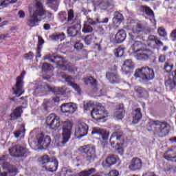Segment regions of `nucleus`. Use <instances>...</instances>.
Here are the masks:
<instances>
[{
    "label": "nucleus",
    "mask_w": 176,
    "mask_h": 176,
    "mask_svg": "<svg viewBox=\"0 0 176 176\" xmlns=\"http://www.w3.org/2000/svg\"><path fill=\"white\" fill-rule=\"evenodd\" d=\"M113 19H116L117 21L122 22L124 20L123 14L120 12L117 11L114 13V16L113 17Z\"/></svg>",
    "instance_id": "nucleus-52"
},
{
    "label": "nucleus",
    "mask_w": 176,
    "mask_h": 176,
    "mask_svg": "<svg viewBox=\"0 0 176 176\" xmlns=\"http://www.w3.org/2000/svg\"><path fill=\"white\" fill-rule=\"evenodd\" d=\"M38 145L41 148L43 149H47V148L50 147L51 142H52V139L50 136L49 135H45L43 133H41L38 135Z\"/></svg>",
    "instance_id": "nucleus-13"
},
{
    "label": "nucleus",
    "mask_w": 176,
    "mask_h": 176,
    "mask_svg": "<svg viewBox=\"0 0 176 176\" xmlns=\"http://www.w3.org/2000/svg\"><path fill=\"white\" fill-rule=\"evenodd\" d=\"M72 124L69 122H65L63 125L61 145H65L71 139Z\"/></svg>",
    "instance_id": "nucleus-8"
},
{
    "label": "nucleus",
    "mask_w": 176,
    "mask_h": 176,
    "mask_svg": "<svg viewBox=\"0 0 176 176\" xmlns=\"http://www.w3.org/2000/svg\"><path fill=\"white\" fill-rule=\"evenodd\" d=\"M3 170H7L9 175L14 176L18 174V168L16 166L12 165L8 162H4L2 165Z\"/></svg>",
    "instance_id": "nucleus-24"
},
{
    "label": "nucleus",
    "mask_w": 176,
    "mask_h": 176,
    "mask_svg": "<svg viewBox=\"0 0 176 176\" xmlns=\"http://www.w3.org/2000/svg\"><path fill=\"white\" fill-rule=\"evenodd\" d=\"M45 124L52 130H57L60 126V118L56 113H50L46 118Z\"/></svg>",
    "instance_id": "nucleus-7"
},
{
    "label": "nucleus",
    "mask_w": 176,
    "mask_h": 176,
    "mask_svg": "<svg viewBox=\"0 0 176 176\" xmlns=\"http://www.w3.org/2000/svg\"><path fill=\"white\" fill-rule=\"evenodd\" d=\"M165 85L170 90L176 88V69L169 74L168 79L165 80Z\"/></svg>",
    "instance_id": "nucleus-17"
},
{
    "label": "nucleus",
    "mask_w": 176,
    "mask_h": 176,
    "mask_svg": "<svg viewBox=\"0 0 176 176\" xmlns=\"http://www.w3.org/2000/svg\"><path fill=\"white\" fill-rule=\"evenodd\" d=\"M92 80V82H91ZM83 81L85 85H89V82H90L91 85L94 86V87H96L97 86V80L94 78L92 76H90L89 78H84Z\"/></svg>",
    "instance_id": "nucleus-43"
},
{
    "label": "nucleus",
    "mask_w": 176,
    "mask_h": 176,
    "mask_svg": "<svg viewBox=\"0 0 176 176\" xmlns=\"http://www.w3.org/2000/svg\"><path fill=\"white\" fill-rule=\"evenodd\" d=\"M135 77L139 78L142 82H148L155 78V72L152 68L143 67L136 69Z\"/></svg>",
    "instance_id": "nucleus-2"
},
{
    "label": "nucleus",
    "mask_w": 176,
    "mask_h": 176,
    "mask_svg": "<svg viewBox=\"0 0 176 176\" xmlns=\"http://www.w3.org/2000/svg\"><path fill=\"white\" fill-rule=\"evenodd\" d=\"M70 86L78 92V94H81L82 89L80 87V85H78V84H76V82H70Z\"/></svg>",
    "instance_id": "nucleus-53"
},
{
    "label": "nucleus",
    "mask_w": 176,
    "mask_h": 176,
    "mask_svg": "<svg viewBox=\"0 0 176 176\" xmlns=\"http://www.w3.org/2000/svg\"><path fill=\"white\" fill-rule=\"evenodd\" d=\"M157 34H159L160 37H161V38H166L168 36V33L164 27L158 28Z\"/></svg>",
    "instance_id": "nucleus-47"
},
{
    "label": "nucleus",
    "mask_w": 176,
    "mask_h": 176,
    "mask_svg": "<svg viewBox=\"0 0 176 176\" xmlns=\"http://www.w3.org/2000/svg\"><path fill=\"white\" fill-rule=\"evenodd\" d=\"M170 38H172L173 41H176V29L172 30V32H170Z\"/></svg>",
    "instance_id": "nucleus-63"
},
{
    "label": "nucleus",
    "mask_w": 176,
    "mask_h": 176,
    "mask_svg": "<svg viewBox=\"0 0 176 176\" xmlns=\"http://www.w3.org/2000/svg\"><path fill=\"white\" fill-rule=\"evenodd\" d=\"M10 156L14 157H24L29 154L28 148L20 145L14 146L8 149Z\"/></svg>",
    "instance_id": "nucleus-6"
},
{
    "label": "nucleus",
    "mask_w": 176,
    "mask_h": 176,
    "mask_svg": "<svg viewBox=\"0 0 176 176\" xmlns=\"http://www.w3.org/2000/svg\"><path fill=\"white\" fill-rule=\"evenodd\" d=\"M135 68V65L131 59H127L124 62L122 67V70L125 74H129Z\"/></svg>",
    "instance_id": "nucleus-23"
},
{
    "label": "nucleus",
    "mask_w": 176,
    "mask_h": 176,
    "mask_svg": "<svg viewBox=\"0 0 176 176\" xmlns=\"http://www.w3.org/2000/svg\"><path fill=\"white\" fill-rule=\"evenodd\" d=\"M89 132V126L86 123L80 122L78 124V127L76 130L75 135H78V138L80 139L82 137L87 135Z\"/></svg>",
    "instance_id": "nucleus-14"
},
{
    "label": "nucleus",
    "mask_w": 176,
    "mask_h": 176,
    "mask_svg": "<svg viewBox=\"0 0 176 176\" xmlns=\"http://www.w3.org/2000/svg\"><path fill=\"white\" fill-rule=\"evenodd\" d=\"M98 134V135H101L103 141H107L109 139V133L106 130L100 128H94L91 131V135Z\"/></svg>",
    "instance_id": "nucleus-28"
},
{
    "label": "nucleus",
    "mask_w": 176,
    "mask_h": 176,
    "mask_svg": "<svg viewBox=\"0 0 176 176\" xmlns=\"http://www.w3.org/2000/svg\"><path fill=\"white\" fill-rule=\"evenodd\" d=\"M96 24V21H92L91 19H89L88 22L85 23L84 24L82 32L84 34H90L93 31V28L91 26V25H94Z\"/></svg>",
    "instance_id": "nucleus-34"
},
{
    "label": "nucleus",
    "mask_w": 176,
    "mask_h": 176,
    "mask_svg": "<svg viewBox=\"0 0 176 176\" xmlns=\"http://www.w3.org/2000/svg\"><path fill=\"white\" fill-rule=\"evenodd\" d=\"M72 171L68 170L67 168H63L60 173V176H67L66 174H71Z\"/></svg>",
    "instance_id": "nucleus-57"
},
{
    "label": "nucleus",
    "mask_w": 176,
    "mask_h": 176,
    "mask_svg": "<svg viewBox=\"0 0 176 176\" xmlns=\"http://www.w3.org/2000/svg\"><path fill=\"white\" fill-rule=\"evenodd\" d=\"M44 43H45V41L42 38V36H38V41L37 42L38 47H43V44Z\"/></svg>",
    "instance_id": "nucleus-61"
},
{
    "label": "nucleus",
    "mask_w": 176,
    "mask_h": 176,
    "mask_svg": "<svg viewBox=\"0 0 176 176\" xmlns=\"http://www.w3.org/2000/svg\"><path fill=\"white\" fill-rule=\"evenodd\" d=\"M130 25L133 34H138L145 30V26L140 21L131 23Z\"/></svg>",
    "instance_id": "nucleus-22"
},
{
    "label": "nucleus",
    "mask_w": 176,
    "mask_h": 176,
    "mask_svg": "<svg viewBox=\"0 0 176 176\" xmlns=\"http://www.w3.org/2000/svg\"><path fill=\"white\" fill-rule=\"evenodd\" d=\"M58 166V162L57 159L53 157H51V160L48 162V164H47V166L45 168V170L50 173H54L57 171Z\"/></svg>",
    "instance_id": "nucleus-20"
},
{
    "label": "nucleus",
    "mask_w": 176,
    "mask_h": 176,
    "mask_svg": "<svg viewBox=\"0 0 176 176\" xmlns=\"http://www.w3.org/2000/svg\"><path fill=\"white\" fill-rule=\"evenodd\" d=\"M119 160L120 158L118 156L116 155H110L106 157L104 161H103L102 166L104 168H110L111 166L116 164Z\"/></svg>",
    "instance_id": "nucleus-15"
},
{
    "label": "nucleus",
    "mask_w": 176,
    "mask_h": 176,
    "mask_svg": "<svg viewBox=\"0 0 176 176\" xmlns=\"http://www.w3.org/2000/svg\"><path fill=\"white\" fill-rule=\"evenodd\" d=\"M142 176H157L153 172H146Z\"/></svg>",
    "instance_id": "nucleus-64"
},
{
    "label": "nucleus",
    "mask_w": 176,
    "mask_h": 176,
    "mask_svg": "<svg viewBox=\"0 0 176 176\" xmlns=\"http://www.w3.org/2000/svg\"><path fill=\"white\" fill-rule=\"evenodd\" d=\"M153 124L158 126L160 137H166L169 133V124L166 122L154 121Z\"/></svg>",
    "instance_id": "nucleus-10"
},
{
    "label": "nucleus",
    "mask_w": 176,
    "mask_h": 176,
    "mask_svg": "<svg viewBox=\"0 0 176 176\" xmlns=\"http://www.w3.org/2000/svg\"><path fill=\"white\" fill-rule=\"evenodd\" d=\"M173 65H170L168 63H166L164 69L166 71V73H170L173 69Z\"/></svg>",
    "instance_id": "nucleus-56"
},
{
    "label": "nucleus",
    "mask_w": 176,
    "mask_h": 176,
    "mask_svg": "<svg viewBox=\"0 0 176 176\" xmlns=\"http://www.w3.org/2000/svg\"><path fill=\"white\" fill-rule=\"evenodd\" d=\"M143 44L141 41H135V43H133L132 48L134 51V52L137 53L138 52H141L144 48H142Z\"/></svg>",
    "instance_id": "nucleus-39"
},
{
    "label": "nucleus",
    "mask_w": 176,
    "mask_h": 176,
    "mask_svg": "<svg viewBox=\"0 0 176 176\" xmlns=\"http://www.w3.org/2000/svg\"><path fill=\"white\" fill-rule=\"evenodd\" d=\"M45 59H47L51 63H56L58 67H60V68L63 71L68 70L69 72H74V71L76 69L75 65H72L71 63H69L67 64V65H65L67 61L65 60L64 58L63 57L58 56H46Z\"/></svg>",
    "instance_id": "nucleus-1"
},
{
    "label": "nucleus",
    "mask_w": 176,
    "mask_h": 176,
    "mask_svg": "<svg viewBox=\"0 0 176 176\" xmlns=\"http://www.w3.org/2000/svg\"><path fill=\"white\" fill-rule=\"evenodd\" d=\"M108 112L105 110V107L100 105L94 108L91 112V117L96 121L105 118Z\"/></svg>",
    "instance_id": "nucleus-9"
},
{
    "label": "nucleus",
    "mask_w": 176,
    "mask_h": 176,
    "mask_svg": "<svg viewBox=\"0 0 176 176\" xmlns=\"http://www.w3.org/2000/svg\"><path fill=\"white\" fill-rule=\"evenodd\" d=\"M124 50H125V48L122 46H119L118 48H116V50H114L113 51L115 56L116 58H120L123 56Z\"/></svg>",
    "instance_id": "nucleus-41"
},
{
    "label": "nucleus",
    "mask_w": 176,
    "mask_h": 176,
    "mask_svg": "<svg viewBox=\"0 0 176 176\" xmlns=\"http://www.w3.org/2000/svg\"><path fill=\"white\" fill-rule=\"evenodd\" d=\"M51 160L52 157H50L48 155H45L43 156H41L40 159H38V162H40V164L42 166L43 168H45V167L47 166V164H49Z\"/></svg>",
    "instance_id": "nucleus-37"
},
{
    "label": "nucleus",
    "mask_w": 176,
    "mask_h": 176,
    "mask_svg": "<svg viewBox=\"0 0 176 176\" xmlns=\"http://www.w3.org/2000/svg\"><path fill=\"white\" fill-rule=\"evenodd\" d=\"M34 8L36 10L33 12L34 14H37V16H44L45 8L41 0H36V3H34Z\"/></svg>",
    "instance_id": "nucleus-21"
},
{
    "label": "nucleus",
    "mask_w": 176,
    "mask_h": 176,
    "mask_svg": "<svg viewBox=\"0 0 176 176\" xmlns=\"http://www.w3.org/2000/svg\"><path fill=\"white\" fill-rule=\"evenodd\" d=\"M21 113H23V107H19L13 110L10 116L12 120H15L21 118Z\"/></svg>",
    "instance_id": "nucleus-32"
},
{
    "label": "nucleus",
    "mask_w": 176,
    "mask_h": 176,
    "mask_svg": "<svg viewBox=\"0 0 176 176\" xmlns=\"http://www.w3.org/2000/svg\"><path fill=\"white\" fill-rule=\"evenodd\" d=\"M38 16L39 15H37L36 14L33 12L32 15H30L28 20V25L31 28L38 26L39 25L38 23L40 21L38 18Z\"/></svg>",
    "instance_id": "nucleus-29"
},
{
    "label": "nucleus",
    "mask_w": 176,
    "mask_h": 176,
    "mask_svg": "<svg viewBox=\"0 0 176 176\" xmlns=\"http://www.w3.org/2000/svg\"><path fill=\"white\" fill-rule=\"evenodd\" d=\"M139 12L143 14H145L146 16L149 17H155V12L153 10L148 6L147 5H141L139 6Z\"/></svg>",
    "instance_id": "nucleus-26"
},
{
    "label": "nucleus",
    "mask_w": 176,
    "mask_h": 176,
    "mask_svg": "<svg viewBox=\"0 0 176 176\" xmlns=\"http://www.w3.org/2000/svg\"><path fill=\"white\" fill-rule=\"evenodd\" d=\"M142 168V160L138 157H134L132 159L129 168L131 171H138Z\"/></svg>",
    "instance_id": "nucleus-18"
},
{
    "label": "nucleus",
    "mask_w": 176,
    "mask_h": 176,
    "mask_svg": "<svg viewBox=\"0 0 176 176\" xmlns=\"http://www.w3.org/2000/svg\"><path fill=\"white\" fill-rule=\"evenodd\" d=\"M21 130H17L14 132V135L15 138L19 139L22 133H25V129L24 125H21Z\"/></svg>",
    "instance_id": "nucleus-50"
},
{
    "label": "nucleus",
    "mask_w": 176,
    "mask_h": 176,
    "mask_svg": "<svg viewBox=\"0 0 176 176\" xmlns=\"http://www.w3.org/2000/svg\"><path fill=\"white\" fill-rule=\"evenodd\" d=\"M57 36H58V41H60V42L64 41L65 38V34L63 32L60 34H58Z\"/></svg>",
    "instance_id": "nucleus-62"
},
{
    "label": "nucleus",
    "mask_w": 176,
    "mask_h": 176,
    "mask_svg": "<svg viewBox=\"0 0 176 176\" xmlns=\"http://www.w3.org/2000/svg\"><path fill=\"white\" fill-rule=\"evenodd\" d=\"M47 5L54 12H57L58 3V0H47Z\"/></svg>",
    "instance_id": "nucleus-38"
},
{
    "label": "nucleus",
    "mask_w": 176,
    "mask_h": 176,
    "mask_svg": "<svg viewBox=\"0 0 176 176\" xmlns=\"http://www.w3.org/2000/svg\"><path fill=\"white\" fill-rule=\"evenodd\" d=\"M96 38L95 37V36L94 34L87 35L85 38V43L87 45H90L91 44L94 43V40H96Z\"/></svg>",
    "instance_id": "nucleus-44"
},
{
    "label": "nucleus",
    "mask_w": 176,
    "mask_h": 176,
    "mask_svg": "<svg viewBox=\"0 0 176 176\" xmlns=\"http://www.w3.org/2000/svg\"><path fill=\"white\" fill-rule=\"evenodd\" d=\"M133 123L138 124L142 118L141 108H137L132 112Z\"/></svg>",
    "instance_id": "nucleus-31"
},
{
    "label": "nucleus",
    "mask_w": 176,
    "mask_h": 176,
    "mask_svg": "<svg viewBox=\"0 0 176 176\" xmlns=\"http://www.w3.org/2000/svg\"><path fill=\"white\" fill-rule=\"evenodd\" d=\"M126 38V32L124 30H119L115 35V42L118 44L123 43Z\"/></svg>",
    "instance_id": "nucleus-27"
},
{
    "label": "nucleus",
    "mask_w": 176,
    "mask_h": 176,
    "mask_svg": "<svg viewBox=\"0 0 176 176\" xmlns=\"http://www.w3.org/2000/svg\"><path fill=\"white\" fill-rule=\"evenodd\" d=\"M96 171V168H91L88 170H83L79 173V176H91L92 174L95 173Z\"/></svg>",
    "instance_id": "nucleus-45"
},
{
    "label": "nucleus",
    "mask_w": 176,
    "mask_h": 176,
    "mask_svg": "<svg viewBox=\"0 0 176 176\" xmlns=\"http://www.w3.org/2000/svg\"><path fill=\"white\" fill-rule=\"evenodd\" d=\"M37 89H40L41 92H53L56 95H65L66 94V89L65 87H54L52 88L46 82H41L40 85H38V88Z\"/></svg>",
    "instance_id": "nucleus-5"
},
{
    "label": "nucleus",
    "mask_w": 176,
    "mask_h": 176,
    "mask_svg": "<svg viewBox=\"0 0 176 176\" xmlns=\"http://www.w3.org/2000/svg\"><path fill=\"white\" fill-rule=\"evenodd\" d=\"M122 21L112 19V24H109L106 27V30L111 31L112 29L116 30L120 28Z\"/></svg>",
    "instance_id": "nucleus-35"
},
{
    "label": "nucleus",
    "mask_w": 176,
    "mask_h": 176,
    "mask_svg": "<svg viewBox=\"0 0 176 176\" xmlns=\"http://www.w3.org/2000/svg\"><path fill=\"white\" fill-rule=\"evenodd\" d=\"M78 151L85 154V161L91 163L96 158V148L91 145H83L78 148Z\"/></svg>",
    "instance_id": "nucleus-3"
},
{
    "label": "nucleus",
    "mask_w": 176,
    "mask_h": 176,
    "mask_svg": "<svg viewBox=\"0 0 176 176\" xmlns=\"http://www.w3.org/2000/svg\"><path fill=\"white\" fill-rule=\"evenodd\" d=\"M135 91L139 98H144L148 95V92L144 88L141 87H136Z\"/></svg>",
    "instance_id": "nucleus-36"
},
{
    "label": "nucleus",
    "mask_w": 176,
    "mask_h": 176,
    "mask_svg": "<svg viewBox=\"0 0 176 176\" xmlns=\"http://www.w3.org/2000/svg\"><path fill=\"white\" fill-rule=\"evenodd\" d=\"M124 116V109L123 108L118 109L115 112V117L118 120L123 119Z\"/></svg>",
    "instance_id": "nucleus-42"
},
{
    "label": "nucleus",
    "mask_w": 176,
    "mask_h": 176,
    "mask_svg": "<svg viewBox=\"0 0 176 176\" xmlns=\"http://www.w3.org/2000/svg\"><path fill=\"white\" fill-rule=\"evenodd\" d=\"M80 30L81 25L76 23L67 29V34L70 37L74 38L78 35Z\"/></svg>",
    "instance_id": "nucleus-25"
},
{
    "label": "nucleus",
    "mask_w": 176,
    "mask_h": 176,
    "mask_svg": "<svg viewBox=\"0 0 176 176\" xmlns=\"http://www.w3.org/2000/svg\"><path fill=\"white\" fill-rule=\"evenodd\" d=\"M164 157L168 161L176 162V146L169 148L164 153Z\"/></svg>",
    "instance_id": "nucleus-19"
},
{
    "label": "nucleus",
    "mask_w": 176,
    "mask_h": 176,
    "mask_svg": "<svg viewBox=\"0 0 176 176\" xmlns=\"http://www.w3.org/2000/svg\"><path fill=\"white\" fill-rule=\"evenodd\" d=\"M123 145V143H117L116 145V150L117 153L121 155H123L124 153Z\"/></svg>",
    "instance_id": "nucleus-49"
},
{
    "label": "nucleus",
    "mask_w": 176,
    "mask_h": 176,
    "mask_svg": "<svg viewBox=\"0 0 176 176\" xmlns=\"http://www.w3.org/2000/svg\"><path fill=\"white\" fill-rule=\"evenodd\" d=\"M96 171V168H91L88 170H83L79 173V176H91L92 174L95 173Z\"/></svg>",
    "instance_id": "nucleus-46"
},
{
    "label": "nucleus",
    "mask_w": 176,
    "mask_h": 176,
    "mask_svg": "<svg viewBox=\"0 0 176 176\" xmlns=\"http://www.w3.org/2000/svg\"><path fill=\"white\" fill-rule=\"evenodd\" d=\"M113 139H116L117 141H120L123 139V132H114L111 134L109 142L111 144V146L114 148V146L116 145V142L113 140Z\"/></svg>",
    "instance_id": "nucleus-30"
},
{
    "label": "nucleus",
    "mask_w": 176,
    "mask_h": 176,
    "mask_svg": "<svg viewBox=\"0 0 176 176\" xmlns=\"http://www.w3.org/2000/svg\"><path fill=\"white\" fill-rule=\"evenodd\" d=\"M147 45L152 49H155L156 45L159 47L164 46V43L161 41L157 36L149 35L148 37Z\"/></svg>",
    "instance_id": "nucleus-16"
},
{
    "label": "nucleus",
    "mask_w": 176,
    "mask_h": 176,
    "mask_svg": "<svg viewBox=\"0 0 176 176\" xmlns=\"http://www.w3.org/2000/svg\"><path fill=\"white\" fill-rule=\"evenodd\" d=\"M94 106V103L92 101H88L87 102H84V110L85 111H90L91 108H93Z\"/></svg>",
    "instance_id": "nucleus-51"
},
{
    "label": "nucleus",
    "mask_w": 176,
    "mask_h": 176,
    "mask_svg": "<svg viewBox=\"0 0 176 176\" xmlns=\"http://www.w3.org/2000/svg\"><path fill=\"white\" fill-rule=\"evenodd\" d=\"M106 78L111 82H116L117 80V75L113 72H107L106 73Z\"/></svg>",
    "instance_id": "nucleus-48"
},
{
    "label": "nucleus",
    "mask_w": 176,
    "mask_h": 176,
    "mask_svg": "<svg viewBox=\"0 0 176 176\" xmlns=\"http://www.w3.org/2000/svg\"><path fill=\"white\" fill-rule=\"evenodd\" d=\"M26 72L23 71L21 75L16 79V84L14 87H12L13 93L18 97L21 96L24 93V77Z\"/></svg>",
    "instance_id": "nucleus-4"
},
{
    "label": "nucleus",
    "mask_w": 176,
    "mask_h": 176,
    "mask_svg": "<svg viewBox=\"0 0 176 176\" xmlns=\"http://www.w3.org/2000/svg\"><path fill=\"white\" fill-rule=\"evenodd\" d=\"M76 110V104L73 102L63 103L60 106V111L67 116L74 114Z\"/></svg>",
    "instance_id": "nucleus-11"
},
{
    "label": "nucleus",
    "mask_w": 176,
    "mask_h": 176,
    "mask_svg": "<svg viewBox=\"0 0 176 176\" xmlns=\"http://www.w3.org/2000/svg\"><path fill=\"white\" fill-rule=\"evenodd\" d=\"M58 14L60 16V19L63 23H65V24L73 23L74 19V11L73 9L69 10L67 14L65 11L60 12Z\"/></svg>",
    "instance_id": "nucleus-12"
},
{
    "label": "nucleus",
    "mask_w": 176,
    "mask_h": 176,
    "mask_svg": "<svg viewBox=\"0 0 176 176\" xmlns=\"http://www.w3.org/2000/svg\"><path fill=\"white\" fill-rule=\"evenodd\" d=\"M146 52H151L150 50H146V49H144L142 50L141 51H138V52H136V59L139 60H148L149 58V56L146 54Z\"/></svg>",
    "instance_id": "nucleus-33"
},
{
    "label": "nucleus",
    "mask_w": 176,
    "mask_h": 176,
    "mask_svg": "<svg viewBox=\"0 0 176 176\" xmlns=\"http://www.w3.org/2000/svg\"><path fill=\"white\" fill-rule=\"evenodd\" d=\"M109 176H119L120 175V173L118 170H111L109 173Z\"/></svg>",
    "instance_id": "nucleus-60"
},
{
    "label": "nucleus",
    "mask_w": 176,
    "mask_h": 176,
    "mask_svg": "<svg viewBox=\"0 0 176 176\" xmlns=\"http://www.w3.org/2000/svg\"><path fill=\"white\" fill-rule=\"evenodd\" d=\"M63 78H65V81L67 82H68V84L71 86V82H72V80H73V78H72V76H66V75H63Z\"/></svg>",
    "instance_id": "nucleus-59"
},
{
    "label": "nucleus",
    "mask_w": 176,
    "mask_h": 176,
    "mask_svg": "<svg viewBox=\"0 0 176 176\" xmlns=\"http://www.w3.org/2000/svg\"><path fill=\"white\" fill-rule=\"evenodd\" d=\"M43 16H45V19H52L54 16V13L50 10H45L43 12Z\"/></svg>",
    "instance_id": "nucleus-55"
},
{
    "label": "nucleus",
    "mask_w": 176,
    "mask_h": 176,
    "mask_svg": "<svg viewBox=\"0 0 176 176\" xmlns=\"http://www.w3.org/2000/svg\"><path fill=\"white\" fill-rule=\"evenodd\" d=\"M34 57V53L30 51L29 53L23 54V58L28 60H32Z\"/></svg>",
    "instance_id": "nucleus-54"
},
{
    "label": "nucleus",
    "mask_w": 176,
    "mask_h": 176,
    "mask_svg": "<svg viewBox=\"0 0 176 176\" xmlns=\"http://www.w3.org/2000/svg\"><path fill=\"white\" fill-rule=\"evenodd\" d=\"M53 69H54V67L51 64L47 63H43L41 67L42 72L48 73L50 72L53 71Z\"/></svg>",
    "instance_id": "nucleus-40"
},
{
    "label": "nucleus",
    "mask_w": 176,
    "mask_h": 176,
    "mask_svg": "<svg viewBox=\"0 0 176 176\" xmlns=\"http://www.w3.org/2000/svg\"><path fill=\"white\" fill-rule=\"evenodd\" d=\"M74 47L76 50H81L83 49L84 45H83V43H82L80 42H76L74 45Z\"/></svg>",
    "instance_id": "nucleus-58"
}]
</instances>
